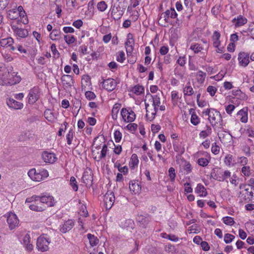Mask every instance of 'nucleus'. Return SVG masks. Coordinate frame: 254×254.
Segmentation results:
<instances>
[{"label": "nucleus", "mask_w": 254, "mask_h": 254, "mask_svg": "<svg viewBox=\"0 0 254 254\" xmlns=\"http://www.w3.org/2000/svg\"><path fill=\"white\" fill-rule=\"evenodd\" d=\"M233 156L231 155H227L225 158V163L228 166H230L232 163Z\"/></svg>", "instance_id": "nucleus-64"}, {"label": "nucleus", "mask_w": 254, "mask_h": 254, "mask_svg": "<svg viewBox=\"0 0 254 254\" xmlns=\"http://www.w3.org/2000/svg\"><path fill=\"white\" fill-rule=\"evenodd\" d=\"M115 167L117 168L119 172L123 173L124 174H126L128 172L127 167L126 166L123 167H121L119 163L116 162L115 164Z\"/></svg>", "instance_id": "nucleus-51"}, {"label": "nucleus", "mask_w": 254, "mask_h": 254, "mask_svg": "<svg viewBox=\"0 0 254 254\" xmlns=\"http://www.w3.org/2000/svg\"><path fill=\"white\" fill-rule=\"evenodd\" d=\"M61 81L65 90H69L73 86V79L70 75H63L61 77Z\"/></svg>", "instance_id": "nucleus-8"}, {"label": "nucleus", "mask_w": 254, "mask_h": 254, "mask_svg": "<svg viewBox=\"0 0 254 254\" xmlns=\"http://www.w3.org/2000/svg\"><path fill=\"white\" fill-rule=\"evenodd\" d=\"M209 161L205 158H200L197 160L198 164L202 167H206L209 163Z\"/></svg>", "instance_id": "nucleus-49"}, {"label": "nucleus", "mask_w": 254, "mask_h": 254, "mask_svg": "<svg viewBox=\"0 0 254 254\" xmlns=\"http://www.w3.org/2000/svg\"><path fill=\"white\" fill-rule=\"evenodd\" d=\"M107 145L106 144H104V145L103 146V147H102V150L101 151V154L99 156V159H101L104 157H106V153H107Z\"/></svg>", "instance_id": "nucleus-60"}, {"label": "nucleus", "mask_w": 254, "mask_h": 254, "mask_svg": "<svg viewBox=\"0 0 254 254\" xmlns=\"http://www.w3.org/2000/svg\"><path fill=\"white\" fill-rule=\"evenodd\" d=\"M121 115L123 120L125 122L131 123L134 121L135 119V114L131 109H127L123 108L121 112Z\"/></svg>", "instance_id": "nucleus-4"}, {"label": "nucleus", "mask_w": 254, "mask_h": 254, "mask_svg": "<svg viewBox=\"0 0 254 254\" xmlns=\"http://www.w3.org/2000/svg\"><path fill=\"white\" fill-rule=\"evenodd\" d=\"M40 89L38 86H34L29 90L28 97L30 104L35 103L40 98Z\"/></svg>", "instance_id": "nucleus-6"}, {"label": "nucleus", "mask_w": 254, "mask_h": 254, "mask_svg": "<svg viewBox=\"0 0 254 254\" xmlns=\"http://www.w3.org/2000/svg\"><path fill=\"white\" fill-rule=\"evenodd\" d=\"M222 221L227 225L232 226L235 223L234 218L230 216L223 217Z\"/></svg>", "instance_id": "nucleus-41"}, {"label": "nucleus", "mask_w": 254, "mask_h": 254, "mask_svg": "<svg viewBox=\"0 0 254 254\" xmlns=\"http://www.w3.org/2000/svg\"><path fill=\"white\" fill-rule=\"evenodd\" d=\"M30 237L28 234L24 236L23 239V243L26 246V248L28 250H32L33 249V245L30 244Z\"/></svg>", "instance_id": "nucleus-28"}, {"label": "nucleus", "mask_w": 254, "mask_h": 254, "mask_svg": "<svg viewBox=\"0 0 254 254\" xmlns=\"http://www.w3.org/2000/svg\"><path fill=\"white\" fill-rule=\"evenodd\" d=\"M28 175L32 180L40 182L47 178L49 173L48 171L44 169L36 170V169L33 168L29 171Z\"/></svg>", "instance_id": "nucleus-2"}, {"label": "nucleus", "mask_w": 254, "mask_h": 254, "mask_svg": "<svg viewBox=\"0 0 254 254\" xmlns=\"http://www.w3.org/2000/svg\"><path fill=\"white\" fill-rule=\"evenodd\" d=\"M138 162L139 161L137 155L136 154H133L131 155L129 162L130 167L134 168L135 166H137L138 164Z\"/></svg>", "instance_id": "nucleus-37"}, {"label": "nucleus", "mask_w": 254, "mask_h": 254, "mask_svg": "<svg viewBox=\"0 0 254 254\" xmlns=\"http://www.w3.org/2000/svg\"><path fill=\"white\" fill-rule=\"evenodd\" d=\"M74 225V222L71 220H68L65 222L61 227L60 231L65 233L71 230Z\"/></svg>", "instance_id": "nucleus-20"}, {"label": "nucleus", "mask_w": 254, "mask_h": 254, "mask_svg": "<svg viewBox=\"0 0 254 254\" xmlns=\"http://www.w3.org/2000/svg\"><path fill=\"white\" fill-rule=\"evenodd\" d=\"M64 38L65 42L68 45L71 44L76 41V38L73 35H65Z\"/></svg>", "instance_id": "nucleus-40"}, {"label": "nucleus", "mask_w": 254, "mask_h": 254, "mask_svg": "<svg viewBox=\"0 0 254 254\" xmlns=\"http://www.w3.org/2000/svg\"><path fill=\"white\" fill-rule=\"evenodd\" d=\"M114 135L115 141L116 142H119L122 137V134L120 131L116 130L114 133Z\"/></svg>", "instance_id": "nucleus-56"}, {"label": "nucleus", "mask_w": 254, "mask_h": 254, "mask_svg": "<svg viewBox=\"0 0 254 254\" xmlns=\"http://www.w3.org/2000/svg\"><path fill=\"white\" fill-rule=\"evenodd\" d=\"M233 22H235V26L236 27H239L246 24L247 22V19L244 18L241 15H240L236 19V18L233 19Z\"/></svg>", "instance_id": "nucleus-25"}, {"label": "nucleus", "mask_w": 254, "mask_h": 254, "mask_svg": "<svg viewBox=\"0 0 254 254\" xmlns=\"http://www.w3.org/2000/svg\"><path fill=\"white\" fill-rule=\"evenodd\" d=\"M250 55L248 53L241 52L238 55V61L240 66L246 67L250 63Z\"/></svg>", "instance_id": "nucleus-13"}, {"label": "nucleus", "mask_w": 254, "mask_h": 254, "mask_svg": "<svg viewBox=\"0 0 254 254\" xmlns=\"http://www.w3.org/2000/svg\"><path fill=\"white\" fill-rule=\"evenodd\" d=\"M6 104L9 108L15 110L20 109L23 107V104L22 103L18 102L12 98L7 99Z\"/></svg>", "instance_id": "nucleus-17"}, {"label": "nucleus", "mask_w": 254, "mask_h": 254, "mask_svg": "<svg viewBox=\"0 0 254 254\" xmlns=\"http://www.w3.org/2000/svg\"><path fill=\"white\" fill-rule=\"evenodd\" d=\"M206 73L199 70L197 72L196 76L198 79V81L201 83L203 82L206 77Z\"/></svg>", "instance_id": "nucleus-47"}, {"label": "nucleus", "mask_w": 254, "mask_h": 254, "mask_svg": "<svg viewBox=\"0 0 254 254\" xmlns=\"http://www.w3.org/2000/svg\"><path fill=\"white\" fill-rule=\"evenodd\" d=\"M153 100V105L159 106L160 104V98L158 95H151Z\"/></svg>", "instance_id": "nucleus-59"}, {"label": "nucleus", "mask_w": 254, "mask_h": 254, "mask_svg": "<svg viewBox=\"0 0 254 254\" xmlns=\"http://www.w3.org/2000/svg\"><path fill=\"white\" fill-rule=\"evenodd\" d=\"M87 237L89 241V243L91 247L95 246L99 243V239L94 235L88 234L87 235Z\"/></svg>", "instance_id": "nucleus-26"}, {"label": "nucleus", "mask_w": 254, "mask_h": 254, "mask_svg": "<svg viewBox=\"0 0 254 254\" xmlns=\"http://www.w3.org/2000/svg\"><path fill=\"white\" fill-rule=\"evenodd\" d=\"M129 189L130 191H132L134 193H136L141 190V188L138 183H136L135 182L131 181L129 183Z\"/></svg>", "instance_id": "nucleus-32"}, {"label": "nucleus", "mask_w": 254, "mask_h": 254, "mask_svg": "<svg viewBox=\"0 0 254 254\" xmlns=\"http://www.w3.org/2000/svg\"><path fill=\"white\" fill-rule=\"evenodd\" d=\"M50 243L49 238L43 236H40L37 241V248L39 251L46 252L49 249V245Z\"/></svg>", "instance_id": "nucleus-5"}, {"label": "nucleus", "mask_w": 254, "mask_h": 254, "mask_svg": "<svg viewBox=\"0 0 254 254\" xmlns=\"http://www.w3.org/2000/svg\"><path fill=\"white\" fill-rule=\"evenodd\" d=\"M144 88L142 85H137L133 87L132 91L137 95H140L144 92Z\"/></svg>", "instance_id": "nucleus-38"}, {"label": "nucleus", "mask_w": 254, "mask_h": 254, "mask_svg": "<svg viewBox=\"0 0 254 254\" xmlns=\"http://www.w3.org/2000/svg\"><path fill=\"white\" fill-rule=\"evenodd\" d=\"M61 31L58 29H54L50 34V37L52 40H57L61 38Z\"/></svg>", "instance_id": "nucleus-31"}, {"label": "nucleus", "mask_w": 254, "mask_h": 254, "mask_svg": "<svg viewBox=\"0 0 254 254\" xmlns=\"http://www.w3.org/2000/svg\"><path fill=\"white\" fill-rule=\"evenodd\" d=\"M85 97L89 100H93L96 97L94 92L90 91H86L85 93Z\"/></svg>", "instance_id": "nucleus-61"}, {"label": "nucleus", "mask_w": 254, "mask_h": 254, "mask_svg": "<svg viewBox=\"0 0 254 254\" xmlns=\"http://www.w3.org/2000/svg\"><path fill=\"white\" fill-rule=\"evenodd\" d=\"M116 60L118 62L123 63L125 60V54L123 51H120L117 53Z\"/></svg>", "instance_id": "nucleus-50"}, {"label": "nucleus", "mask_w": 254, "mask_h": 254, "mask_svg": "<svg viewBox=\"0 0 254 254\" xmlns=\"http://www.w3.org/2000/svg\"><path fill=\"white\" fill-rule=\"evenodd\" d=\"M173 148L174 150L180 155L183 154L185 152V148L176 142H173Z\"/></svg>", "instance_id": "nucleus-36"}, {"label": "nucleus", "mask_w": 254, "mask_h": 254, "mask_svg": "<svg viewBox=\"0 0 254 254\" xmlns=\"http://www.w3.org/2000/svg\"><path fill=\"white\" fill-rule=\"evenodd\" d=\"M10 76H8L7 84L9 85H14L19 83L21 80V77L17 75V72H9Z\"/></svg>", "instance_id": "nucleus-18"}, {"label": "nucleus", "mask_w": 254, "mask_h": 254, "mask_svg": "<svg viewBox=\"0 0 254 254\" xmlns=\"http://www.w3.org/2000/svg\"><path fill=\"white\" fill-rule=\"evenodd\" d=\"M83 182L86 186H91L92 184L93 177L91 173L88 172H84L82 176Z\"/></svg>", "instance_id": "nucleus-21"}, {"label": "nucleus", "mask_w": 254, "mask_h": 254, "mask_svg": "<svg viewBox=\"0 0 254 254\" xmlns=\"http://www.w3.org/2000/svg\"><path fill=\"white\" fill-rule=\"evenodd\" d=\"M216 91V88L213 86H209L207 88V91L211 96H213L215 95Z\"/></svg>", "instance_id": "nucleus-62"}, {"label": "nucleus", "mask_w": 254, "mask_h": 254, "mask_svg": "<svg viewBox=\"0 0 254 254\" xmlns=\"http://www.w3.org/2000/svg\"><path fill=\"white\" fill-rule=\"evenodd\" d=\"M136 220L139 224V226L143 228H146L150 221V219L147 214L144 215L137 214Z\"/></svg>", "instance_id": "nucleus-15"}, {"label": "nucleus", "mask_w": 254, "mask_h": 254, "mask_svg": "<svg viewBox=\"0 0 254 254\" xmlns=\"http://www.w3.org/2000/svg\"><path fill=\"white\" fill-rule=\"evenodd\" d=\"M40 196L33 195L31 197L27 198L26 199V203L34 202L36 205L44 206V204L41 202Z\"/></svg>", "instance_id": "nucleus-22"}, {"label": "nucleus", "mask_w": 254, "mask_h": 254, "mask_svg": "<svg viewBox=\"0 0 254 254\" xmlns=\"http://www.w3.org/2000/svg\"><path fill=\"white\" fill-rule=\"evenodd\" d=\"M51 49L52 52L54 57L56 59L58 58L60 56V53L57 50L56 46L55 44H52L51 46Z\"/></svg>", "instance_id": "nucleus-54"}, {"label": "nucleus", "mask_w": 254, "mask_h": 254, "mask_svg": "<svg viewBox=\"0 0 254 254\" xmlns=\"http://www.w3.org/2000/svg\"><path fill=\"white\" fill-rule=\"evenodd\" d=\"M8 76H10V74L7 68L4 65H0V85L7 84Z\"/></svg>", "instance_id": "nucleus-9"}, {"label": "nucleus", "mask_w": 254, "mask_h": 254, "mask_svg": "<svg viewBox=\"0 0 254 254\" xmlns=\"http://www.w3.org/2000/svg\"><path fill=\"white\" fill-rule=\"evenodd\" d=\"M185 95L191 96L193 94V90L190 85H186L183 90Z\"/></svg>", "instance_id": "nucleus-45"}, {"label": "nucleus", "mask_w": 254, "mask_h": 254, "mask_svg": "<svg viewBox=\"0 0 254 254\" xmlns=\"http://www.w3.org/2000/svg\"><path fill=\"white\" fill-rule=\"evenodd\" d=\"M206 129L204 130H202L200 133L199 136L200 137H202L203 138H206L207 136H209L212 132L211 127L209 126H206Z\"/></svg>", "instance_id": "nucleus-34"}, {"label": "nucleus", "mask_w": 254, "mask_h": 254, "mask_svg": "<svg viewBox=\"0 0 254 254\" xmlns=\"http://www.w3.org/2000/svg\"><path fill=\"white\" fill-rule=\"evenodd\" d=\"M7 222L9 229L12 230L18 226L19 220L15 214L11 212L8 214L7 218Z\"/></svg>", "instance_id": "nucleus-10"}, {"label": "nucleus", "mask_w": 254, "mask_h": 254, "mask_svg": "<svg viewBox=\"0 0 254 254\" xmlns=\"http://www.w3.org/2000/svg\"><path fill=\"white\" fill-rule=\"evenodd\" d=\"M235 239V236L232 234L227 233L225 234L224 237V241L226 244H229L231 243Z\"/></svg>", "instance_id": "nucleus-48"}, {"label": "nucleus", "mask_w": 254, "mask_h": 254, "mask_svg": "<svg viewBox=\"0 0 254 254\" xmlns=\"http://www.w3.org/2000/svg\"><path fill=\"white\" fill-rule=\"evenodd\" d=\"M211 151L214 154H217L219 152V146L216 144V143L212 144L211 147Z\"/></svg>", "instance_id": "nucleus-63"}, {"label": "nucleus", "mask_w": 254, "mask_h": 254, "mask_svg": "<svg viewBox=\"0 0 254 254\" xmlns=\"http://www.w3.org/2000/svg\"><path fill=\"white\" fill-rule=\"evenodd\" d=\"M104 205L106 209H110L115 201V195L112 191L108 190L104 196Z\"/></svg>", "instance_id": "nucleus-7"}, {"label": "nucleus", "mask_w": 254, "mask_h": 254, "mask_svg": "<svg viewBox=\"0 0 254 254\" xmlns=\"http://www.w3.org/2000/svg\"><path fill=\"white\" fill-rule=\"evenodd\" d=\"M153 106L154 107V109L153 110V111L151 112L150 116H149L148 117H147V119L148 120H149L150 121H152L154 119L155 116L156 115L157 112L158 111V107L159 106H155V105H153Z\"/></svg>", "instance_id": "nucleus-55"}, {"label": "nucleus", "mask_w": 254, "mask_h": 254, "mask_svg": "<svg viewBox=\"0 0 254 254\" xmlns=\"http://www.w3.org/2000/svg\"><path fill=\"white\" fill-rule=\"evenodd\" d=\"M121 104L119 103L115 104L112 110V117L113 120H117L118 118V114L121 108Z\"/></svg>", "instance_id": "nucleus-27"}, {"label": "nucleus", "mask_w": 254, "mask_h": 254, "mask_svg": "<svg viewBox=\"0 0 254 254\" xmlns=\"http://www.w3.org/2000/svg\"><path fill=\"white\" fill-rule=\"evenodd\" d=\"M42 157L45 163L50 164H53L57 160V157L55 153L47 151L42 153Z\"/></svg>", "instance_id": "nucleus-11"}, {"label": "nucleus", "mask_w": 254, "mask_h": 254, "mask_svg": "<svg viewBox=\"0 0 254 254\" xmlns=\"http://www.w3.org/2000/svg\"><path fill=\"white\" fill-rule=\"evenodd\" d=\"M190 48L193 50L195 53H198L202 50V47L198 44L191 45Z\"/></svg>", "instance_id": "nucleus-53"}, {"label": "nucleus", "mask_w": 254, "mask_h": 254, "mask_svg": "<svg viewBox=\"0 0 254 254\" xmlns=\"http://www.w3.org/2000/svg\"><path fill=\"white\" fill-rule=\"evenodd\" d=\"M10 25L11 29L17 36L24 38L28 35V31L26 29L19 28L17 25L13 24V22H11Z\"/></svg>", "instance_id": "nucleus-12"}, {"label": "nucleus", "mask_w": 254, "mask_h": 254, "mask_svg": "<svg viewBox=\"0 0 254 254\" xmlns=\"http://www.w3.org/2000/svg\"><path fill=\"white\" fill-rule=\"evenodd\" d=\"M20 17V19H21L20 21L22 22V23L24 24H27L28 23V19L25 11L24 12L18 13V17Z\"/></svg>", "instance_id": "nucleus-46"}, {"label": "nucleus", "mask_w": 254, "mask_h": 254, "mask_svg": "<svg viewBox=\"0 0 254 254\" xmlns=\"http://www.w3.org/2000/svg\"><path fill=\"white\" fill-rule=\"evenodd\" d=\"M134 43V41L132 39H128L126 42V47L127 53H131L133 50L132 44Z\"/></svg>", "instance_id": "nucleus-39"}, {"label": "nucleus", "mask_w": 254, "mask_h": 254, "mask_svg": "<svg viewBox=\"0 0 254 254\" xmlns=\"http://www.w3.org/2000/svg\"><path fill=\"white\" fill-rule=\"evenodd\" d=\"M178 14L174 8L171 7L170 9H167L165 12L161 14V16L159 19L158 22L160 24L161 23H163V21L165 23H169L170 18L172 19L176 18Z\"/></svg>", "instance_id": "nucleus-3"}, {"label": "nucleus", "mask_w": 254, "mask_h": 254, "mask_svg": "<svg viewBox=\"0 0 254 254\" xmlns=\"http://www.w3.org/2000/svg\"><path fill=\"white\" fill-rule=\"evenodd\" d=\"M252 186H250V189L247 188L245 190L246 191V193L248 194V195H249V196L248 197V199L249 201L252 200L253 197H254V192L253 190L252 189Z\"/></svg>", "instance_id": "nucleus-58"}, {"label": "nucleus", "mask_w": 254, "mask_h": 254, "mask_svg": "<svg viewBox=\"0 0 254 254\" xmlns=\"http://www.w3.org/2000/svg\"><path fill=\"white\" fill-rule=\"evenodd\" d=\"M13 43V40L11 37L2 39L0 41V44L2 47H9Z\"/></svg>", "instance_id": "nucleus-29"}, {"label": "nucleus", "mask_w": 254, "mask_h": 254, "mask_svg": "<svg viewBox=\"0 0 254 254\" xmlns=\"http://www.w3.org/2000/svg\"><path fill=\"white\" fill-rule=\"evenodd\" d=\"M213 172L211 173L212 177L215 180L220 181L223 182L225 181V178L223 176V171L220 168L213 169Z\"/></svg>", "instance_id": "nucleus-19"}, {"label": "nucleus", "mask_w": 254, "mask_h": 254, "mask_svg": "<svg viewBox=\"0 0 254 254\" xmlns=\"http://www.w3.org/2000/svg\"><path fill=\"white\" fill-rule=\"evenodd\" d=\"M73 136V131L72 129L69 130L68 133L66 135L67 143L68 145L71 144V142Z\"/></svg>", "instance_id": "nucleus-57"}, {"label": "nucleus", "mask_w": 254, "mask_h": 254, "mask_svg": "<svg viewBox=\"0 0 254 254\" xmlns=\"http://www.w3.org/2000/svg\"><path fill=\"white\" fill-rule=\"evenodd\" d=\"M31 204L29 205V208L33 211H42L46 209V207L44 206H38L34 204V202H30Z\"/></svg>", "instance_id": "nucleus-35"}, {"label": "nucleus", "mask_w": 254, "mask_h": 254, "mask_svg": "<svg viewBox=\"0 0 254 254\" xmlns=\"http://www.w3.org/2000/svg\"><path fill=\"white\" fill-rule=\"evenodd\" d=\"M168 173L169 176L170 178L171 181L172 182H174L176 178V173L175 169L173 167H171L169 169Z\"/></svg>", "instance_id": "nucleus-52"}, {"label": "nucleus", "mask_w": 254, "mask_h": 254, "mask_svg": "<svg viewBox=\"0 0 254 254\" xmlns=\"http://www.w3.org/2000/svg\"><path fill=\"white\" fill-rule=\"evenodd\" d=\"M190 122L194 126L197 125L200 122L198 117L196 115L195 113H192L190 118Z\"/></svg>", "instance_id": "nucleus-44"}, {"label": "nucleus", "mask_w": 254, "mask_h": 254, "mask_svg": "<svg viewBox=\"0 0 254 254\" xmlns=\"http://www.w3.org/2000/svg\"><path fill=\"white\" fill-rule=\"evenodd\" d=\"M195 191L198 193L200 196H205L207 192L204 187L201 184H198L195 188Z\"/></svg>", "instance_id": "nucleus-23"}, {"label": "nucleus", "mask_w": 254, "mask_h": 254, "mask_svg": "<svg viewBox=\"0 0 254 254\" xmlns=\"http://www.w3.org/2000/svg\"><path fill=\"white\" fill-rule=\"evenodd\" d=\"M45 118L50 122H53L56 117L50 110H46L44 112Z\"/></svg>", "instance_id": "nucleus-33"}, {"label": "nucleus", "mask_w": 254, "mask_h": 254, "mask_svg": "<svg viewBox=\"0 0 254 254\" xmlns=\"http://www.w3.org/2000/svg\"><path fill=\"white\" fill-rule=\"evenodd\" d=\"M7 13V17L11 20L17 19L18 17V13L17 12L16 8L8 10Z\"/></svg>", "instance_id": "nucleus-30"}, {"label": "nucleus", "mask_w": 254, "mask_h": 254, "mask_svg": "<svg viewBox=\"0 0 254 254\" xmlns=\"http://www.w3.org/2000/svg\"><path fill=\"white\" fill-rule=\"evenodd\" d=\"M116 85L117 82L113 78H109L106 80H104L102 82L103 88L109 91H112L115 89Z\"/></svg>", "instance_id": "nucleus-14"}, {"label": "nucleus", "mask_w": 254, "mask_h": 254, "mask_svg": "<svg viewBox=\"0 0 254 254\" xmlns=\"http://www.w3.org/2000/svg\"><path fill=\"white\" fill-rule=\"evenodd\" d=\"M41 202L44 204V206L46 207H52L55 204L54 197L51 195H43L40 196Z\"/></svg>", "instance_id": "nucleus-16"}, {"label": "nucleus", "mask_w": 254, "mask_h": 254, "mask_svg": "<svg viewBox=\"0 0 254 254\" xmlns=\"http://www.w3.org/2000/svg\"><path fill=\"white\" fill-rule=\"evenodd\" d=\"M107 4L104 1H101L97 3V7L99 11L101 12L104 11L107 8Z\"/></svg>", "instance_id": "nucleus-42"}, {"label": "nucleus", "mask_w": 254, "mask_h": 254, "mask_svg": "<svg viewBox=\"0 0 254 254\" xmlns=\"http://www.w3.org/2000/svg\"><path fill=\"white\" fill-rule=\"evenodd\" d=\"M203 114L208 116V120L212 125L223 124L222 117L220 112L214 108H209L202 112Z\"/></svg>", "instance_id": "nucleus-1"}, {"label": "nucleus", "mask_w": 254, "mask_h": 254, "mask_svg": "<svg viewBox=\"0 0 254 254\" xmlns=\"http://www.w3.org/2000/svg\"><path fill=\"white\" fill-rule=\"evenodd\" d=\"M123 15V13L122 11H120L118 7H116V9L113 7L112 9L111 16L115 20H118L121 19Z\"/></svg>", "instance_id": "nucleus-24"}, {"label": "nucleus", "mask_w": 254, "mask_h": 254, "mask_svg": "<svg viewBox=\"0 0 254 254\" xmlns=\"http://www.w3.org/2000/svg\"><path fill=\"white\" fill-rule=\"evenodd\" d=\"M69 184L72 190L75 191H77L78 187L77 184V182L74 177H71L70 179Z\"/></svg>", "instance_id": "nucleus-43"}]
</instances>
